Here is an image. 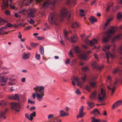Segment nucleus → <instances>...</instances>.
Segmentation results:
<instances>
[{"instance_id":"9","label":"nucleus","mask_w":122,"mask_h":122,"mask_svg":"<svg viewBox=\"0 0 122 122\" xmlns=\"http://www.w3.org/2000/svg\"><path fill=\"white\" fill-rule=\"evenodd\" d=\"M92 66L93 69L99 70H101L103 67V66H98L96 62L95 61H93L92 62Z\"/></svg>"},{"instance_id":"59","label":"nucleus","mask_w":122,"mask_h":122,"mask_svg":"<svg viewBox=\"0 0 122 122\" xmlns=\"http://www.w3.org/2000/svg\"><path fill=\"white\" fill-rule=\"evenodd\" d=\"M102 114L103 115L106 116L107 115V113L106 111L105 110H104L103 112L102 113Z\"/></svg>"},{"instance_id":"56","label":"nucleus","mask_w":122,"mask_h":122,"mask_svg":"<svg viewBox=\"0 0 122 122\" xmlns=\"http://www.w3.org/2000/svg\"><path fill=\"white\" fill-rule=\"evenodd\" d=\"M37 45V44H35V43H31V46L34 47H36Z\"/></svg>"},{"instance_id":"50","label":"nucleus","mask_w":122,"mask_h":122,"mask_svg":"<svg viewBox=\"0 0 122 122\" xmlns=\"http://www.w3.org/2000/svg\"><path fill=\"white\" fill-rule=\"evenodd\" d=\"M6 26H7V27H8L10 28L11 27H12L13 25L11 24H10V23H8L6 24Z\"/></svg>"},{"instance_id":"18","label":"nucleus","mask_w":122,"mask_h":122,"mask_svg":"<svg viewBox=\"0 0 122 122\" xmlns=\"http://www.w3.org/2000/svg\"><path fill=\"white\" fill-rule=\"evenodd\" d=\"M87 103L88 105V106L87 107L88 110H89L93 108V107L95 106L94 104L91 102H87Z\"/></svg>"},{"instance_id":"21","label":"nucleus","mask_w":122,"mask_h":122,"mask_svg":"<svg viewBox=\"0 0 122 122\" xmlns=\"http://www.w3.org/2000/svg\"><path fill=\"white\" fill-rule=\"evenodd\" d=\"M91 113L94 115L99 114L100 115L101 114L100 113L99 111L97 109H94L91 112Z\"/></svg>"},{"instance_id":"48","label":"nucleus","mask_w":122,"mask_h":122,"mask_svg":"<svg viewBox=\"0 0 122 122\" xmlns=\"http://www.w3.org/2000/svg\"><path fill=\"white\" fill-rule=\"evenodd\" d=\"M88 70V68L87 67H85L82 69V70L84 72Z\"/></svg>"},{"instance_id":"34","label":"nucleus","mask_w":122,"mask_h":122,"mask_svg":"<svg viewBox=\"0 0 122 122\" xmlns=\"http://www.w3.org/2000/svg\"><path fill=\"white\" fill-rule=\"evenodd\" d=\"M87 78V76L86 74H84V76L81 77L82 81L83 82H85Z\"/></svg>"},{"instance_id":"31","label":"nucleus","mask_w":122,"mask_h":122,"mask_svg":"<svg viewBox=\"0 0 122 122\" xmlns=\"http://www.w3.org/2000/svg\"><path fill=\"white\" fill-rule=\"evenodd\" d=\"M32 1L33 0H23L22 3L26 2V5L27 6L29 5Z\"/></svg>"},{"instance_id":"20","label":"nucleus","mask_w":122,"mask_h":122,"mask_svg":"<svg viewBox=\"0 0 122 122\" xmlns=\"http://www.w3.org/2000/svg\"><path fill=\"white\" fill-rule=\"evenodd\" d=\"M106 58L107 59V62L109 63L108 58L109 57L111 58H113L114 57L113 55L111 53L109 52H107L106 53Z\"/></svg>"},{"instance_id":"35","label":"nucleus","mask_w":122,"mask_h":122,"mask_svg":"<svg viewBox=\"0 0 122 122\" xmlns=\"http://www.w3.org/2000/svg\"><path fill=\"white\" fill-rule=\"evenodd\" d=\"M111 46H104L102 50L105 52H106L109 50Z\"/></svg>"},{"instance_id":"12","label":"nucleus","mask_w":122,"mask_h":122,"mask_svg":"<svg viewBox=\"0 0 122 122\" xmlns=\"http://www.w3.org/2000/svg\"><path fill=\"white\" fill-rule=\"evenodd\" d=\"M8 98L10 99L16 100L18 102L20 101L19 96L17 94H15V95H10L8 97Z\"/></svg>"},{"instance_id":"51","label":"nucleus","mask_w":122,"mask_h":122,"mask_svg":"<svg viewBox=\"0 0 122 122\" xmlns=\"http://www.w3.org/2000/svg\"><path fill=\"white\" fill-rule=\"evenodd\" d=\"M54 115L53 114H50L48 116V119H50L51 118H52L54 117Z\"/></svg>"},{"instance_id":"7","label":"nucleus","mask_w":122,"mask_h":122,"mask_svg":"<svg viewBox=\"0 0 122 122\" xmlns=\"http://www.w3.org/2000/svg\"><path fill=\"white\" fill-rule=\"evenodd\" d=\"M72 80L73 81L72 82V83L74 86H75L76 85V84L74 82H75L77 83V85L78 86H79L81 87L82 86L83 83L81 81H79V80L77 77L73 76V79Z\"/></svg>"},{"instance_id":"39","label":"nucleus","mask_w":122,"mask_h":122,"mask_svg":"<svg viewBox=\"0 0 122 122\" xmlns=\"http://www.w3.org/2000/svg\"><path fill=\"white\" fill-rule=\"evenodd\" d=\"M111 20H112L110 19H108L107 20L106 23L105 24V25L103 27L104 29H106V26L109 25V22Z\"/></svg>"},{"instance_id":"8","label":"nucleus","mask_w":122,"mask_h":122,"mask_svg":"<svg viewBox=\"0 0 122 122\" xmlns=\"http://www.w3.org/2000/svg\"><path fill=\"white\" fill-rule=\"evenodd\" d=\"M85 42L87 43L90 44L91 46H93L94 48L93 49L97 48L95 46V44H97L98 42V41L96 39H94L91 41L86 40L85 41Z\"/></svg>"},{"instance_id":"42","label":"nucleus","mask_w":122,"mask_h":122,"mask_svg":"<svg viewBox=\"0 0 122 122\" xmlns=\"http://www.w3.org/2000/svg\"><path fill=\"white\" fill-rule=\"evenodd\" d=\"M122 17V14L120 12L118 13L117 14V18L118 19H120Z\"/></svg>"},{"instance_id":"1","label":"nucleus","mask_w":122,"mask_h":122,"mask_svg":"<svg viewBox=\"0 0 122 122\" xmlns=\"http://www.w3.org/2000/svg\"><path fill=\"white\" fill-rule=\"evenodd\" d=\"M71 14L70 11H68L66 8L63 7L61 10L60 16L55 13H51L48 16V21L51 24L58 25L60 21H62V18L65 17L67 14L68 15L67 19L69 20Z\"/></svg>"},{"instance_id":"15","label":"nucleus","mask_w":122,"mask_h":122,"mask_svg":"<svg viewBox=\"0 0 122 122\" xmlns=\"http://www.w3.org/2000/svg\"><path fill=\"white\" fill-rule=\"evenodd\" d=\"M96 79V77H93L90 83V84L91 86L93 88H96V82L94 81V80Z\"/></svg>"},{"instance_id":"55","label":"nucleus","mask_w":122,"mask_h":122,"mask_svg":"<svg viewBox=\"0 0 122 122\" xmlns=\"http://www.w3.org/2000/svg\"><path fill=\"white\" fill-rule=\"evenodd\" d=\"M5 14L7 15H10V13L9 11L8 10H6L5 11Z\"/></svg>"},{"instance_id":"54","label":"nucleus","mask_w":122,"mask_h":122,"mask_svg":"<svg viewBox=\"0 0 122 122\" xmlns=\"http://www.w3.org/2000/svg\"><path fill=\"white\" fill-rule=\"evenodd\" d=\"M32 27L31 26H29L26 27L25 28L24 30H28L30 29Z\"/></svg>"},{"instance_id":"26","label":"nucleus","mask_w":122,"mask_h":122,"mask_svg":"<svg viewBox=\"0 0 122 122\" xmlns=\"http://www.w3.org/2000/svg\"><path fill=\"white\" fill-rule=\"evenodd\" d=\"M68 32L67 31L66 29H64L63 30V33L64 37L67 40H69L68 37Z\"/></svg>"},{"instance_id":"36","label":"nucleus","mask_w":122,"mask_h":122,"mask_svg":"<svg viewBox=\"0 0 122 122\" xmlns=\"http://www.w3.org/2000/svg\"><path fill=\"white\" fill-rule=\"evenodd\" d=\"M92 119L91 122H99L100 119H96L94 117H91Z\"/></svg>"},{"instance_id":"33","label":"nucleus","mask_w":122,"mask_h":122,"mask_svg":"<svg viewBox=\"0 0 122 122\" xmlns=\"http://www.w3.org/2000/svg\"><path fill=\"white\" fill-rule=\"evenodd\" d=\"M39 50L40 53L42 55H43L44 54V47L41 46H40Z\"/></svg>"},{"instance_id":"29","label":"nucleus","mask_w":122,"mask_h":122,"mask_svg":"<svg viewBox=\"0 0 122 122\" xmlns=\"http://www.w3.org/2000/svg\"><path fill=\"white\" fill-rule=\"evenodd\" d=\"M76 0H67V4L69 5L73 3L75 5L76 3Z\"/></svg>"},{"instance_id":"63","label":"nucleus","mask_w":122,"mask_h":122,"mask_svg":"<svg viewBox=\"0 0 122 122\" xmlns=\"http://www.w3.org/2000/svg\"><path fill=\"white\" fill-rule=\"evenodd\" d=\"M70 62V60L69 59H68L67 60L65 61V63L66 64H68Z\"/></svg>"},{"instance_id":"14","label":"nucleus","mask_w":122,"mask_h":122,"mask_svg":"<svg viewBox=\"0 0 122 122\" xmlns=\"http://www.w3.org/2000/svg\"><path fill=\"white\" fill-rule=\"evenodd\" d=\"M122 101L121 100L118 101L116 102L112 105V109H114L116 107L120 106L122 104Z\"/></svg>"},{"instance_id":"61","label":"nucleus","mask_w":122,"mask_h":122,"mask_svg":"<svg viewBox=\"0 0 122 122\" xmlns=\"http://www.w3.org/2000/svg\"><path fill=\"white\" fill-rule=\"evenodd\" d=\"M94 57L97 60H98V56L97 55V54H95L94 55Z\"/></svg>"},{"instance_id":"6","label":"nucleus","mask_w":122,"mask_h":122,"mask_svg":"<svg viewBox=\"0 0 122 122\" xmlns=\"http://www.w3.org/2000/svg\"><path fill=\"white\" fill-rule=\"evenodd\" d=\"M105 93L103 88H102L101 94L98 95V100L99 102H102L104 101L105 99H106Z\"/></svg>"},{"instance_id":"57","label":"nucleus","mask_w":122,"mask_h":122,"mask_svg":"<svg viewBox=\"0 0 122 122\" xmlns=\"http://www.w3.org/2000/svg\"><path fill=\"white\" fill-rule=\"evenodd\" d=\"M72 50H70L69 52V55L71 56V57H73L74 56L73 55V54L71 52Z\"/></svg>"},{"instance_id":"24","label":"nucleus","mask_w":122,"mask_h":122,"mask_svg":"<svg viewBox=\"0 0 122 122\" xmlns=\"http://www.w3.org/2000/svg\"><path fill=\"white\" fill-rule=\"evenodd\" d=\"M3 4L4 6V8H3V6H2V9H4L5 8L8 6V0H3Z\"/></svg>"},{"instance_id":"22","label":"nucleus","mask_w":122,"mask_h":122,"mask_svg":"<svg viewBox=\"0 0 122 122\" xmlns=\"http://www.w3.org/2000/svg\"><path fill=\"white\" fill-rule=\"evenodd\" d=\"M8 109L6 108L5 109V111H3L1 112L0 116V118H4L5 119H6V117H5V114L6 112L8 111Z\"/></svg>"},{"instance_id":"30","label":"nucleus","mask_w":122,"mask_h":122,"mask_svg":"<svg viewBox=\"0 0 122 122\" xmlns=\"http://www.w3.org/2000/svg\"><path fill=\"white\" fill-rule=\"evenodd\" d=\"M88 56L86 54L84 53L82 54L81 55V58L84 60H87Z\"/></svg>"},{"instance_id":"49","label":"nucleus","mask_w":122,"mask_h":122,"mask_svg":"<svg viewBox=\"0 0 122 122\" xmlns=\"http://www.w3.org/2000/svg\"><path fill=\"white\" fill-rule=\"evenodd\" d=\"M86 90L89 91H90L91 90V87L88 85H87L86 86Z\"/></svg>"},{"instance_id":"28","label":"nucleus","mask_w":122,"mask_h":122,"mask_svg":"<svg viewBox=\"0 0 122 122\" xmlns=\"http://www.w3.org/2000/svg\"><path fill=\"white\" fill-rule=\"evenodd\" d=\"M29 53L28 54L25 53L23 54L22 56V58L24 60H26L29 58Z\"/></svg>"},{"instance_id":"4","label":"nucleus","mask_w":122,"mask_h":122,"mask_svg":"<svg viewBox=\"0 0 122 122\" xmlns=\"http://www.w3.org/2000/svg\"><path fill=\"white\" fill-rule=\"evenodd\" d=\"M38 2H40L43 0H36ZM56 3L55 0H45L42 5V7L45 9H46L50 5H52L53 7H54Z\"/></svg>"},{"instance_id":"52","label":"nucleus","mask_w":122,"mask_h":122,"mask_svg":"<svg viewBox=\"0 0 122 122\" xmlns=\"http://www.w3.org/2000/svg\"><path fill=\"white\" fill-rule=\"evenodd\" d=\"M30 22L29 20H28V21L31 24H33L34 23H35V21L32 19H30Z\"/></svg>"},{"instance_id":"40","label":"nucleus","mask_w":122,"mask_h":122,"mask_svg":"<svg viewBox=\"0 0 122 122\" xmlns=\"http://www.w3.org/2000/svg\"><path fill=\"white\" fill-rule=\"evenodd\" d=\"M60 116L64 117L65 116V112L63 110H60Z\"/></svg>"},{"instance_id":"62","label":"nucleus","mask_w":122,"mask_h":122,"mask_svg":"<svg viewBox=\"0 0 122 122\" xmlns=\"http://www.w3.org/2000/svg\"><path fill=\"white\" fill-rule=\"evenodd\" d=\"M76 62V61L75 59H73L72 62L71 64V65L72 66Z\"/></svg>"},{"instance_id":"32","label":"nucleus","mask_w":122,"mask_h":122,"mask_svg":"<svg viewBox=\"0 0 122 122\" xmlns=\"http://www.w3.org/2000/svg\"><path fill=\"white\" fill-rule=\"evenodd\" d=\"M75 52L77 54L79 53L80 52V48L77 46H76L74 48Z\"/></svg>"},{"instance_id":"27","label":"nucleus","mask_w":122,"mask_h":122,"mask_svg":"<svg viewBox=\"0 0 122 122\" xmlns=\"http://www.w3.org/2000/svg\"><path fill=\"white\" fill-rule=\"evenodd\" d=\"M36 116V113L35 112H34L32 113H31L30 114V121H32L33 119V117H35Z\"/></svg>"},{"instance_id":"58","label":"nucleus","mask_w":122,"mask_h":122,"mask_svg":"<svg viewBox=\"0 0 122 122\" xmlns=\"http://www.w3.org/2000/svg\"><path fill=\"white\" fill-rule=\"evenodd\" d=\"M25 116L26 118H27L28 119L30 120L29 119H30V117H29V116L28 115V114L27 113H26L25 114Z\"/></svg>"},{"instance_id":"64","label":"nucleus","mask_w":122,"mask_h":122,"mask_svg":"<svg viewBox=\"0 0 122 122\" xmlns=\"http://www.w3.org/2000/svg\"><path fill=\"white\" fill-rule=\"evenodd\" d=\"M21 81L22 82H24L25 81V78H23L21 79Z\"/></svg>"},{"instance_id":"46","label":"nucleus","mask_w":122,"mask_h":122,"mask_svg":"<svg viewBox=\"0 0 122 122\" xmlns=\"http://www.w3.org/2000/svg\"><path fill=\"white\" fill-rule=\"evenodd\" d=\"M119 71V69H115L113 71L112 73L113 74L116 73L117 72Z\"/></svg>"},{"instance_id":"19","label":"nucleus","mask_w":122,"mask_h":122,"mask_svg":"<svg viewBox=\"0 0 122 122\" xmlns=\"http://www.w3.org/2000/svg\"><path fill=\"white\" fill-rule=\"evenodd\" d=\"M121 36V35H118L115 36L112 39V43H114L115 41L119 40L120 39Z\"/></svg>"},{"instance_id":"47","label":"nucleus","mask_w":122,"mask_h":122,"mask_svg":"<svg viewBox=\"0 0 122 122\" xmlns=\"http://www.w3.org/2000/svg\"><path fill=\"white\" fill-rule=\"evenodd\" d=\"M28 103H30L31 104H34L35 103V102L34 101H32L29 99L28 100Z\"/></svg>"},{"instance_id":"44","label":"nucleus","mask_w":122,"mask_h":122,"mask_svg":"<svg viewBox=\"0 0 122 122\" xmlns=\"http://www.w3.org/2000/svg\"><path fill=\"white\" fill-rule=\"evenodd\" d=\"M8 21L6 20H4L3 19H1L0 18V23L2 24H2V23H6Z\"/></svg>"},{"instance_id":"11","label":"nucleus","mask_w":122,"mask_h":122,"mask_svg":"<svg viewBox=\"0 0 122 122\" xmlns=\"http://www.w3.org/2000/svg\"><path fill=\"white\" fill-rule=\"evenodd\" d=\"M83 106H82L79 110V114L77 115V118H78L79 117H83L85 114V113L83 112Z\"/></svg>"},{"instance_id":"16","label":"nucleus","mask_w":122,"mask_h":122,"mask_svg":"<svg viewBox=\"0 0 122 122\" xmlns=\"http://www.w3.org/2000/svg\"><path fill=\"white\" fill-rule=\"evenodd\" d=\"M78 39L77 35L75 34L71 37V43H75L77 41Z\"/></svg>"},{"instance_id":"23","label":"nucleus","mask_w":122,"mask_h":122,"mask_svg":"<svg viewBox=\"0 0 122 122\" xmlns=\"http://www.w3.org/2000/svg\"><path fill=\"white\" fill-rule=\"evenodd\" d=\"M97 94L96 92L94 91L93 92L90 96V99L92 100L95 99L96 97Z\"/></svg>"},{"instance_id":"3","label":"nucleus","mask_w":122,"mask_h":122,"mask_svg":"<svg viewBox=\"0 0 122 122\" xmlns=\"http://www.w3.org/2000/svg\"><path fill=\"white\" fill-rule=\"evenodd\" d=\"M111 28L112 29L109 30L106 33L107 37H103L102 41L103 42L105 43L108 41V40L114 34L117 30V27L116 26H112Z\"/></svg>"},{"instance_id":"25","label":"nucleus","mask_w":122,"mask_h":122,"mask_svg":"<svg viewBox=\"0 0 122 122\" xmlns=\"http://www.w3.org/2000/svg\"><path fill=\"white\" fill-rule=\"evenodd\" d=\"M89 19L90 22L92 24H93L94 22L96 21L97 20V19L93 16H91Z\"/></svg>"},{"instance_id":"10","label":"nucleus","mask_w":122,"mask_h":122,"mask_svg":"<svg viewBox=\"0 0 122 122\" xmlns=\"http://www.w3.org/2000/svg\"><path fill=\"white\" fill-rule=\"evenodd\" d=\"M35 12V11L34 9H29L27 11L28 16L30 17H33Z\"/></svg>"},{"instance_id":"17","label":"nucleus","mask_w":122,"mask_h":122,"mask_svg":"<svg viewBox=\"0 0 122 122\" xmlns=\"http://www.w3.org/2000/svg\"><path fill=\"white\" fill-rule=\"evenodd\" d=\"M8 78L6 76H2L0 77V82L6 83L7 82Z\"/></svg>"},{"instance_id":"41","label":"nucleus","mask_w":122,"mask_h":122,"mask_svg":"<svg viewBox=\"0 0 122 122\" xmlns=\"http://www.w3.org/2000/svg\"><path fill=\"white\" fill-rule=\"evenodd\" d=\"M35 38H37V40H44V37L43 36H36L35 37Z\"/></svg>"},{"instance_id":"60","label":"nucleus","mask_w":122,"mask_h":122,"mask_svg":"<svg viewBox=\"0 0 122 122\" xmlns=\"http://www.w3.org/2000/svg\"><path fill=\"white\" fill-rule=\"evenodd\" d=\"M19 34L18 35V38L20 39H22V35L20 32H19Z\"/></svg>"},{"instance_id":"2","label":"nucleus","mask_w":122,"mask_h":122,"mask_svg":"<svg viewBox=\"0 0 122 122\" xmlns=\"http://www.w3.org/2000/svg\"><path fill=\"white\" fill-rule=\"evenodd\" d=\"M34 89L35 91L34 93L32 95V97L34 99L36 98V96L37 100L40 101L42 100V97L44 95V87L42 86H36L34 88Z\"/></svg>"},{"instance_id":"13","label":"nucleus","mask_w":122,"mask_h":122,"mask_svg":"<svg viewBox=\"0 0 122 122\" xmlns=\"http://www.w3.org/2000/svg\"><path fill=\"white\" fill-rule=\"evenodd\" d=\"M118 81H116L115 83H114L113 85L111 86L112 87V88H111L109 86H107V88L108 89L110 90H111L112 91V92L111 94V95H112L113 94L115 89H116V87L115 86V85L118 82Z\"/></svg>"},{"instance_id":"45","label":"nucleus","mask_w":122,"mask_h":122,"mask_svg":"<svg viewBox=\"0 0 122 122\" xmlns=\"http://www.w3.org/2000/svg\"><path fill=\"white\" fill-rule=\"evenodd\" d=\"M40 54H38L36 53L35 55L36 58L37 60H39L40 58Z\"/></svg>"},{"instance_id":"53","label":"nucleus","mask_w":122,"mask_h":122,"mask_svg":"<svg viewBox=\"0 0 122 122\" xmlns=\"http://www.w3.org/2000/svg\"><path fill=\"white\" fill-rule=\"evenodd\" d=\"M75 92L76 93V94L78 95H80L81 93V92L80 91L79 89L77 88L76 90V91Z\"/></svg>"},{"instance_id":"43","label":"nucleus","mask_w":122,"mask_h":122,"mask_svg":"<svg viewBox=\"0 0 122 122\" xmlns=\"http://www.w3.org/2000/svg\"><path fill=\"white\" fill-rule=\"evenodd\" d=\"M119 8V7L118 6H115L113 7V11H115L117 10Z\"/></svg>"},{"instance_id":"5","label":"nucleus","mask_w":122,"mask_h":122,"mask_svg":"<svg viewBox=\"0 0 122 122\" xmlns=\"http://www.w3.org/2000/svg\"><path fill=\"white\" fill-rule=\"evenodd\" d=\"M10 105L12 109L17 112H19L20 107V105L19 103L12 102L11 103Z\"/></svg>"},{"instance_id":"37","label":"nucleus","mask_w":122,"mask_h":122,"mask_svg":"<svg viewBox=\"0 0 122 122\" xmlns=\"http://www.w3.org/2000/svg\"><path fill=\"white\" fill-rule=\"evenodd\" d=\"M79 25L76 22L73 23L71 25L72 28H75V27H79Z\"/></svg>"},{"instance_id":"38","label":"nucleus","mask_w":122,"mask_h":122,"mask_svg":"<svg viewBox=\"0 0 122 122\" xmlns=\"http://www.w3.org/2000/svg\"><path fill=\"white\" fill-rule=\"evenodd\" d=\"M107 7L106 8V10L107 11H108L109 10L110 8L113 6V4L112 3H110L107 4Z\"/></svg>"}]
</instances>
